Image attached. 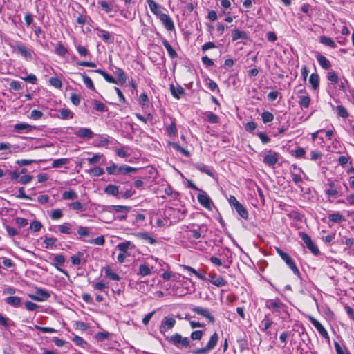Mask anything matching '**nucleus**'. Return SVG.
Wrapping results in <instances>:
<instances>
[{
	"mask_svg": "<svg viewBox=\"0 0 354 354\" xmlns=\"http://www.w3.org/2000/svg\"><path fill=\"white\" fill-rule=\"evenodd\" d=\"M266 306L282 319H285L289 316L288 306L279 298L268 299L266 302Z\"/></svg>",
	"mask_w": 354,
	"mask_h": 354,
	"instance_id": "f257e3e1",
	"label": "nucleus"
},
{
	"mask_svg": "<svg viewBox=\"0 0 354 354\" xmlns=\"http://www.w3.org/2000/svg\"><path fill=\"white\" fill-rule=\"evenodd\" d=\"M277 252L281 257V258L286 262V265L290 268V269H291L293 273L297 276H299V270L297 268L294 260L291 258V257L286 252H283L280 248H277Z\"/></svg>",
	"mask_w": 354,
	"mask_h": 354,
	"instance_id": "f03ea898",
	"label": "nucleus"
},
{
	"mask_svg": "<svg viewBox=\"0 0 354 354\" xmlns=\"http://www.w3.org/2000/svg\"><path fill=\"white\" fill-rule=\"evenodd\" d=\"M166 339L178 348L189 346L190 341L187 337H183L181 335L176 333Z\"/></svg>",
	"mask_w": 354,
	"mask_h": 354,
	"instance_id": "7ed1b4c3",
	"label": "nucleus"
},
{
	"mask_svg": "<svg viewBox=\"0 0 354 354\" xmlns=\"http://www.w3.org/2000/svg\"><path fill=\"white\" fill-rule=\"evenodd\" d=\"M299 236L301 237V239H302V241L304 242V243L306 244V247L308 248V249L309 250H310V252L315 254V255H318L319 254L320 252L318 249V248L317 247V245L313 242L311 238L310 237V236H308L306 233L305 232H299Z\"/></svg>",
	"mask_w": 354,
	"mask_h": 354,
	"instance_id": "20e7f679",
	"label": "nucleus"
},
{
	"mask_svg": "<svg viewBox=\"0 0 354 354\" xmlns=\"http://www.w3.org/2000/svg\"><path fill=\"white\" fill-rule=\"evenodd\" d=\"M198 203L208 210H212L214 203L205 191L200 190V193L197 196Z\"/></svg>",
	"mask_w": 354,
	"mask_h": 354,
	"instance_id": "39448f33",
	"label": "nucleus"
},
{
	"mask_svg": "<svg viewBox=\"0 0 354 354\" xmlns=\"http://www.w3.org/2000/svg\"><path fill=\"white\" fill-rule=\"evenodd\" d=\"M191 310L197 315H201L202 317L206 318L209 323H214L215 319L208 309L199 306H193Z\"/></svg>",
	"mask_w": 354,
	"mask_h": 354,
	"instance_id": "423d86ee",
	"label": "nucleus"
},
{
	"mask_svg": "<svg viewBox=\"0 0 354 354\" xmlns=\"http://www.w3.org/2000/svg\"><path fill=\"white\" fill-rule=\"evenodd\" d=\"M28 296L32 300L37 301H44L47 300L50 297V295L47 290L44 289L37 288L35 290V293L34 295L30 294Z\"/></svg>",
	"mask_w": 354,
	"mask_h": 354,
	"instance_id": "0eeeda50",
	"label": "nucleus"
},
{
	"mask_svg": "<svg viewBox=\"0 0 354 354\" xmlns=\"http://www.w3.org/2000/svg\"><path fill=\"white\" fill-rule=\"evenodd\" d=\"M15 50H17L23 57L27 60L32 59V50L21 44H17L12 46Z\"/></svg>",
	"mask_w": 354,
	"mask_h": 354,
	"instance_id": "6e6552de",
	"label": "nucleus"
},
{
	"mask_svg": "<svg viewBox=\"0 0 354 354\" xmlns=\"http://www.w3.org/2000/svg\"><path fill=\"white\" fill-rule=\"evenodd\" d=\"M176 324V320L173 317H165L160 326V332L165 335V333L171 329Z\"/></svg>",
	"mask_w": 354,
	"mask_h": 354,
	"instance_id": "1a4fd4ad",
	"label": "nucleus"
},
{
	"mask_svg": "<svg viewBox=\"0 0 354 354\" xmlns=\"http://www.w3.org/2000/svg\"><path fill=\"white\" fill-rule=\"evenodd\" d=\"M158 18L167 30L172 31L175 29L174 24L168 15L162 13Z\"/></svg>",
	"mask_w": 354,
	"mask_h": 354,
	"instance_id": "9d476101",
	"label": "nucleus"
},
{
	"mask_svg": "<svg viewBox=\"0 0 354 354\" xmlns=\"http://www.w3.org/2000/svg\"><path fill=\"white\" fill-rule=\"evenodd\" d=\"M207 281H209L213 285L217 286V287H222L226 285L227 282L225 281V279L221 277L217 276L214 272H210L209 274V279H207Z\"/></svg>",
	"mask_w": 354,
	"mask_h": 354,
	"instance_id": "9b49d317",
	"label": "nucleus"
},
{
	"mask_svg": "<svg viewBox=\"0 0 354 354\" xmlns=\"http://www.w3.org/2000/svg\"><path fill=\"white\" fill-rule=\"evenodd\" d=\"M35 127L26 123H18L14 125L13 130L18 133H28L35 129Z\"/></svg>",
	"mask_w": 354,
	"mask_h": 354,
	"instance_id": "f8f14e48",
	"label": "nucleus"
},
{
	"mask_svg": "<svg viewBox=\"0 0 354 354\" xmlns=\"http://www.w3.org/2000/svg\"><path fill=\"white\" fill-rule=\"evenodd\" d=\"M65 260H66V259L64 255L57 254L54 258L55 262L52 263L51 265L53 266H54L59 272H62L63 274H64L66 276H68L67 271L59 267V266H62L64 263Z\"/></svg>",
	"mask_w": 354,
	"mask_h": 354,
	"instance_id": "ddd939ff",
	"label": "nucleus"
},
{
	"mask_svg": "<svg viewBox=\"0 0 354 354\" xmlns=\"http://www.w3.org/2000/svg\"><path fill=\"white\" fill-rule=\"evenodd\" d=\"M278 161V153L277 152L269 151V153L266 155L263 158V162L269 166L274 167Z\"/></svg>",
	"mask_w": 354,
	"mask_h": 354,
	"instance_id": "4468645a",
	"label": "nucleus"
},
{
	"mask_svg": "<svg viewBox=\"0 0 354 354\" xmlns=\"http://www.w3.org/2000/svg\"><path fill=\"white\" fill-rule=\"evenodd\" d=\"M310 321L311 324L315 326V328L317 330L319 333L324 338H328V334L324 327L322 325V324L317 320L315 318L310 317Z\"/></svg>",
	"mask_w": 354,
	"mask_h": 354,
	"instance_id": "2eb2a0df",
	"label": "nucleus"
},
{
	"mask_svg": "<svg viewBox=\"0 0 354 354\" xmlns=\"http://www.w3.org/2000/svg\"><path fill=\"white\" fill-rule=\"evenodd\" d=\"M75 134L79 138L87 139H90L94 136V133L90 129L86 127H81L78 129L75 132Z\"/></svg>",
	"mask_w": 354,
	"mask_h": 354,
	"instance_id": "dca6fc26",
	"label": "nucleus"
},
{
	"mask_svg": "<svg viewBox=\"0 0 354 354\" xmlns=\"http://www.w3.org/2000/svg\"><path fill=\"white\" fill-rule=\"evenodd\" d=\"M19 148V146L12 145L9 142H0V151H5L6 152L3 153L4 154L17 152Z\"/></svg>",
	"mask_w": 354,
	"mask_h": 354,
	"instance_id": "f3484780",
	"label": "nucleus"
},
{
	"mask_svg": "<svg viewBox=\"0 0 354 354\" xmlns=\"http://www.w3.org/2000/svg\"><path fill=\"white\" fill-rule=\"evenodd\" d=\"M169 89L173 97L176 99H180L185 94L184 88L180 85L176 87L174 84H170Z\"/></svg>",
	"mask_w": 354,
	"mask_h": 354,
	"instance_id": "a211bd4d",
	"label": "nucleus"
},
{
	"mask_svg": "<svg viewBox=\"0 0 354 354\" xmlns=\"http://www.w3.org/2000/svg\"><path fill=\"white\" fill-rule=\"evenodd\" d=\"M97 35L105 42H108L109 41L113 42L114 39L111 33L100 28H97Z\"/></svg>",
	"mask_w": 354,
	"mask_h": 354,
	"instance_id": "6ab92c4d",
	"label": "nucleus"
},
{
	"mask_svg": "<svg viewBox=\"0 0 354 354\" xmlns=\"http://www.w3.org/2000/svg\"><path fill=\"white\" fill-rule=\"evenodd\" d=\"M248 35L245 31L238 29L233 30L232 32V40L235 41L238 39H248Z\"/></svg>",
	"mask_w": 354,
	"mask_h": 354,
	"instance_id": "aec40b11",
	"label": "nucleus"
},
{
	"mask_svg": "<svg viewBox=\"0 0 354 354\" xmlns=\"http://www.w3.org/2000/svg\"><path fill=\"white\" fill-rule=\"evenodd\" d=\"M131 209L129 206L125 205H109L107 207V210L109 212H123L127 214Z\"/></svg>",
	"mask_w": 354,
	"mask_h": 354,
	"instance_id": "412c9836",
	"label": "nucleus"
},
{
	"mask_svg": "<svg viewBox=\"0 0 354 354\" xmlns=\"http://www.w3.org/2000/svg\"><path fill=\"white\" fill-rule=\"evenodd\" d=\"M59 114L55 115V118L62 119V120H68L72 119L73 118V113L69 109H62L59 110Z\"/></svg>",
	"mask_w": 354,
	"mask_h": 354,
	"instance_id": "4be33fe9",
	"label": "nucleus"
},
{
	"mask_svg": "<svg viewBox=\"0 0 354 354\" xmlns=\"http://www.w3.org/2000/svg\"><path fill=\"white\" fill-rule=\"evenodd\" d=\"M147 2L149 5L151 11L158 17L160 16V15L162 13L160 10V6L153 0H147Z\"/></svg>",
	"mask_w": 354,
	"mask_h": 354,
	"instance_id": "5701e85b",
	"label": "nucleus"
},
{
	"mask_svg": "<svg viewBox=\"0 0 354 354\" xmlns=\"http://www.w3.org/2000/svg\"><path fill=\"white\" fill-rule=\"evenodd\" d=\"M316 59L317 62H319V65L324 68V69H328L331 66V64L330 61L324 55L321 54H318L316 56Z\"/></svg>",
	"mask_w": 354,
	"mask_h": 354,
	"instance_id": "b1692460",
	"label": "nucleus"
},
{
	"mask_svg": "<svg viewBox=\"0 0 354 354\" xmlns=\"http://www.w3.org/2000/svg\"><path fill=\"white\" fill-rule=\"evenodd\" d=\"M194 167L202 173H205L211 177L214 176V173L212 169L203 163H196L194 165Z\"/></svg>",
	"mask_w": 354,
	"mask_h": 354,
	"instance_id": "393cba45",
	"label": "nucleus"
},
{
	"mask_svg": "<svg viewBox=\"0 0 354 354\" xmlns=\"http://www.w3.org/2000/svg\"><path fill=\"white\" fill-rule=\"evenodd\" d=\"M162 43L163 44V46H165V48H166V50H167L168 54H169V57L171 58L174 59V58H176L178 57L177 53L171 47V46L170 45V44L169 43V41L166 39H162Z\"/></svg>",
	"mask_w": 354,
	"mask_h": 354,
	"instance_id": "a878e982",
	"label": "nucleus"
},
{
	"mask_svg": "<svg viewBox=\"0 0 354 354\" xmlns=\"http://www.w3.org/2000/svg\"><path fill=\"white\" fill-rule=\"evenodd\" d=\"M134 248L135 245L130 241H125L117 245V248L123 253H126L129 248L133 249Z\"/></svg>",
	"mask_w": 354,
	"mask_h": 354,
	"instance_id": "bb28decb",
	"label": "nucleus"
},
{
	"mask_svg": "<svg viewBox=\"0 0 354 354\" xmlns=\"http://www.w3.org/2000/svg\"><path fill=\"white\" fill-rule=\"evenodd\" d=\"M309 83L313 90H316L319 86V78L317 73H312L309 77Z\"/></svg>",
	"mask_w": 354,
	"mask_h": 354,
	"instance_id": "cd10ccee",
	"label": "nucleus"
},
{
	"mask_svg": "<svg viewBox=\"0 0 354 354\" xmlns=\"http://www.w3.org/2000/svg\"><path fill=\"white\" fill-rule=\"evenodd\" d=\"M93 71L102 75L104 77V78L106 80V81H107L109 83H113V84L118 83L117 80L113 76L108 74L107 73H106L104 71H103L102 69H96Z\"/></svg>",
	"mask_w": 354,
	"mask_h": 354,
	"instance_id": "c85d7f7f",
	"label": "nucleus"
},
{
	"mask_svg": "<svg viewBox=\"0 0 354 354\" xmlns=\"http://www.w3.org/2000/svg\"><path fill=\"white\" fill-rule=\"evenodd\" d=\"M6 302L14 307H18L21 303V299L19 297L11 296L6 299Z\"/></svg>",
	"mask_w": 354,
	"mask_h": 354,
	"instance_id": "c756f323",
	"label": "nucleus"
},
{
	"mask_svg": "<svg viewBox=\"0 0 354 354\" xmlns=\"http://www.w3.org/2000/svg\"><path fill=\"white\" fill-rule=\"evenodd\" d=\"M319 41L321 44L329 46L332 48H337V45L335 44V41L330 39V37H326V36H322L319 38Z\"/></svg>",
	"mask_w": 354,
	"mask_h": 354,
	"instance_id": "7c9ffc66",
	"label": "nucleus"
},
{
	"mask_svg": "<svg viewBox=\"0 0 354 354\" xmlns=\"http://www.w3.org/2000/svg\"><path fill=\"white\" fill-rule=\"evenodd\" d=\"M234 209L241 218L245 220L248 218V212L242 204L239 203Z\"/></svg>",
	"mask_w": 354,
	"mask_h": 354,
	"instance_id": "2f4dec72",
	"label": "nucleus"
},
{
	"mask_svg": "<svg viewBox=\"0 0 354 354\" xmlns=\"http://www.w3.org/2000/svg\"><path fill=\"white\" fill-rule=\"evenodd\" d=\"M104 192L107 194L116 196L119 194V189L118 186L110 184L105 187Z\"/></svg>",
	"mask_w": 354,
	"mask_h": 354,
	"instance_id": "473e14b6",
	"label": "nucleus"
},
{
	"mask_svg": "<svg viewBox=\"0 0 354 354\" xmlns=\"http://www.w3.org/2000/svg\"><path fill=\"white\" fill-rule=\"evenodd\" d=\"M166 130L170 136H175L177 134V128L175 119H171V122L168 127H167Z\"/></svg>",
	"mask_w": 354,
	"mask_h": 354,
	"instance_id": "72a5a7b5",
	"label": "nucleus"
},
{
	"mask_svg": "<svg viewBox=\"0 0 354 354\" xmlns=\"http://www.w3.org/2000/svg\"><path fill=\"white\" fill-rule=\"evenodd\" d=\"M218 337L216 333H214L210 337L206 346L207 349L212 350L217 344Z\"/></svg>",
	"mask_w": 354,
	"mask_h": 354,
	"instance_id": "f704fd0d",
	"label": "nucleus"
},
{
	"mask_svg": "<svg viewBox=\"0 0 354 354\" xmlns=\"http://www.w3.org/2000/svg\"><path fill=\"white\" fill-rule=\"evenodd\" d=\"M114 73L117 75L120 83L124 84L126 82L127 77L122 68L116 67Z\"/></svg>",
	"mask_w": 354,
	"mask_h": 354,
	"instance_id": "c9c22d12",
	"label": "nucleus"
},
{
	"mask_svg": "<svg viewBox=\"0 0 354 354\" xmlns=\"http://www.w3.org/2000/svg\"><path fill=\"white\" fill-rule=\"evenodd\" d=\"M105 274L108 278L113 281H119L120 279V276L113 272L109 267H106L105 268Z\"/></svg>",
	"mask_w": 354,
	"mask_h": 354,
	"instance_id": "e433bc0d",
	"label": "nucleus"
},
{
	"mask_svg": "<svg viewBox=\"0 0 354 354\" xmlns=\"http://www.w3.org/2000/svg\"><path fill=\"white\" fill-rule=\"evenodd\" d=\"M77 194L73 190L65 191L62 194V198L64 200H73L77 198Z\"/></svg>",
	"mask_w": 354,
	"mask_h": 354,
	"instance_id": "4c0bfd02",
	"label": "nucleus"
},
{
	"mask_svg": "<svg viewBox=\"0 0 354 354\" xmlns=\"http://www.w3.org/2000/svg\"><path fill=\"white\" fill-rule=\"evenodd\" d=\"M81 75L82 76L83 82L84 84L86 86V87L91 91H94L95 86L93 85L92 80L88 76L86 75L84 73L81 74Z\"/></svg>",
	"mask_w": 354,
	"mask_h": 354,
	"instance_id": "58836bf2",
	"label": "nucleus"
},
{
	"mask_svg": "<svg viewBox=\"0 0 354 354\" xmlns=\"http://www.w3.org/2000/svg\"><path fill=\"white\" fill-rule=\"evenodd\" d=\"M151 272L149 266L142 264L140 265L139 267V272L138 273V275H140L142 277H145L151 274Z\"/></svg>",
	"mask_w": 354,
	"mask_h": 354,
	"instance_id": "ea45409f",
	"label": "nucleus"
},
{
	"mask_svg": "<svg viewBox=\"0 0 354 354\" xmlns=\"http://www.w3.org/2000/svg\"><path fill=\"white\" fill-rule=\"evenodd\" d=\"M310 99L308 95L300 97L299 104L302 108H308L309 106Z\"/></svg>",
	"mask_w": 354,
	"mask_h": 354,
	"instance_id": "a19ab883",
	"label": "nucleus"
},
{
	"mask_svg": "<svg viewBox=\"0 0 354 354\" xmlns=\"http://www.w3.org/2000/svg\"><path fill=\"white\" fill-rule=\"evenodd\" d=\"M119 174H127L131 172H135L137 171L136 168L131 167L127 165H123L118 168Z\"/></svg>",
	"mask_w": 354,
	"mask_h": 354,
	"instance_id": "79ce46f5",
	"label": "nucleus"
},
{
	"mask_svg": "<svg viewBox=\"0 0 354 354\" xmlns=\"http://www.w3.org/2000/svg\"><path fill=\"white\" fill-rule=\"evenodd\" d=\"M88 172L91 176H95V177L100 176L104 173V169L99 167H96L93 169H91L88 171Z\"/></svg>",
	"mask_w": 354,
	"mask_h": 354,
	"instance_id": "37998d69",
	"label": "nucleus"
},
{
	"mask_svg": "<svg viewBox=\"0 0 354 354\" xmlns=\"http://www.w3.org/2000/svg\"><path fill=\"white\" fill-rule=\"evenodd\" d=\"M59 232L62 234H70L71 233V224L68 223H64L62 225L58 226Z\"/></svg>",
	"mask_w": 354,
	"mask_h": 354,
	"instance_id": "c03bdc74",
	"label": "nucleus"
},
{
	"mask_svg": "<svg viewBox=\"0 0 354 354\" xmlns=\"http://www.w3.org/2000/svg\"><path fill=\"white\" fill-rule=\"evenodd\" d=\"M84 255L83 252H78L75 255L71 257L72 263L74 266H79L81 263V257Z\"/></svg>",
	"mask_w": 354,
	"mask_h": 354,
	"instance_id": "a18cd8bd",
	"label": "nucleus"
},
{
	"mask_svg": "<svg viewBox=\"0 0 354 354\" xmlns=\"http://www.w3.org/2000/svg\"><path fill=\"white\" fill-rule=\"evenodd\" d=\"M68 162V160L67 158H60L53 160L52 163L53 168H59L62 165H66Z\"/></svg>",
	"mask_w": 354,
	"mask_h": 354,
	"instance_id": "49530a36",
	"label": "nucleus"
},
{
	"mask_svg": "<svg viewBox=\"0 0 354 354\" xmlns=\"http://www.w3.org/2000/svg\"><path fill=\"white\" fill-rule=\"evenodd\" d=\"M40 161H41L40 160H32V159H21V160H17L16 164L19 166H25V165H30L32 163H37Z\"/></svg>",
	"mask_w": 354,
	"mask_h": 354,
	"instance_id": "de8ad7c7",
	"label": "nucleus"
},
{
	"mask_svg": "<svg viewBox=\"0 0 354 354\" xmlns=\"http://www.w3.org/2000/svg\"><path fill=\"white\" fill-rule=\"evenodd\" d=\"M77 234L81 237H86V236H89L90 230L88 227L79 226L77 227Z\"/></svg>",
	"mask_w": 354,
	"mask_h": 354,
	"instance_id": "09e8293b",
	"label": "nucleus"
},
{
	"mask_svg": "<svg viewBox=\"0 0 354 354\" xmlns=\"http://www.w3.org/2000/svg\"><path fill=\"white\" fill-rule=\"evenodd\" d=\"M138 236L143 240H146L150 244H154L157 242V241L155 239L150 236L149 234L147 232L140 233L138 234Z\"/></svg>",
	"mask_w": 354,
	"mask_h": 354,
	"instance_id": "8fccbe9b",
	"label": "nucleus"
},
{
	"mask_svg": "<svg viewBox=\"0 0 354 354\" xmlns=\"http://www.w3.org/2000/svg\"><path fill=\"white\" fill-rule=\"evenodd\" d=\"M327 79L331 82L332 84H336L338 82V75L337 74L333 71H329L327 74Z\"/></svg>",
	"mask_w": 354,
	"mask_h": 354,
	"instance_id": "3c124183",
	"label": "nucleus"
},
{
	"mask_svg": "<svg viewBox=\"0 0 354 354\" xmlns=\"http://www.w3.org/2000/svg\"><path fill=\"white\" fill-rule=\"evenodd\" d=\"M272 324V322L268 317V316H266L261 322L262 330H268L271 327Z\"/></svg>",
	"mask_w": 354,
	"mask_h": 354,
	"instance_id": "603ef678",
	"label": "nucleus"
},
{
	"mask_svg": "<svg viewBox=\"0 0 354 354\" xmlns=\"http://www.w3.org/2000/svg\"><path fill=\"white\" fill-rule=\"evenodd\" d=\"M261 118L264 123H268L273 120L274 115L268 111H264L261 114Z\"/></svg>",
	"mask_w": 354,
	"mask_h": 354,
	"instance_id": "864d4df0",
	"label": "nucleus"
},
{
	"mask_svg": "<svg viewBox=\"0 0 354 354\" xmlns=\"http://www.w3.org/2000/svg\"><path fill=\"white\" fill-rule=\"evenodd\" d=\"M329 221L333 223H340L343 216L339 213L332 214L328 216Z\"/></svg>",
	"mask_w": 354,
	"mask_h": 354,
	"instance_id": "5fc2aeb1",
	"label": "nucleus"
},
{
	"mask_svg": "<svg viewBox=\"0 0 354 354\" xmlns=\"http://www.w3.org/2000/svg\"><path fill=\"white\" fill-rule=\"evenodd\" d=\"M88 243L97 245H103L105 243V239L104 236H100L94 239L88 241Z\"/></svg>",
	"mask_w": 354,
	"mask_h": 354,
	"instance_id": "6e6d98bb",
	"label": "nucleus"
},
{
	"mask_svg": "<svg viewBox=\"0 0 354 354\" xmlns=\"http://www.w3.org/2000/svg\"><path fill=\"white\" fill-rule=\"evenodd\" d=\"M337 109V114L344 118H346L348 117V113L347 111V110L342 105H338L336 108Z\"/></svg>",
	"mask_w": 354,
	"mask_h": 354,
	"instance_id": "4d7b16f0",
	"label": "nucleus"
},
{
	"mask_svg": "<svg viewBox=\"0 0 354 354\" xmlns=\"http://www.w3.org/2000/svg\"><path fill=\"white\" fill-rule=\"evenodd\" d=\"M56 53L60 56H64L67 53V49L62 43H59L56 47Z\"/></svg>",
	"mask_w": 354,
	"mask_h": 354,
	"instance_id": "13d9d810",
	"label": "nucleus"
},
{
	"mask_svg": "<svg viewBox=\"0 0 354 354\" xmlns=\"http://www.w3.org/2000/svg\"><path fill=\"white\" fill-rule=\"evenodd\" d=\"M50 85L53 86L57 88H61L62 86V81L57 77H50L49 80Z\"/></svg>",
	"mask_w": 354,
	"mask_h": 354,
	"instance_id": "bf43d9fd",
	"label": "nucleus"
},
{
	"mask_svg": "<svg viewBox=\"0 0 354 354\" xmlns=\"http://www.w3.org/2000/svg\"><path fill=\"white\" fill-rule=\"evenodd\" d=\"M63 216L62 211L59 209H53L50 214V218L53 220H57Z\"/></svg>",
	"mask_w": 354,
	"mask_h": 354,
	"instance_id": "052dcab7",
	"label": "nucleus"
},
{
	"mask_svg": "<svg viewBox=\"0 0 354 354\" xmlns=\"http://www.w3.org/2000/svg\"><path fill=\"white\" fill-rule=\"evenodd\" d=\"M93 288L95 290L104 291L105 289L108 288V286L104 281H101L94 283L93 285Z\"/></svg>",
	"mask_w": 354,
	"mask_h": 354,
	"instance_id": "680f3d73",
	"label": "nucleus"
},
{
	"mask_svg": "<svg viewBox=\"0 0 354 354\" xmlns=\"http://www.w3.org/2000/svg\"><path fill=\"white\" fill-rule=\"evenodd\" d=\"M94 109L96 111L101 112L107 111L106 106L102 102H98L97 100L94 101Z\"/></svg>",
	"mask_w": 354,
	"mask_h": 354,
	"instance_id": "e2e57ef3",
	"label": "nucleus"
},
{
	"mask_svg": "<svg viewBox=\"0 0 354 354\" xmlns=\"http://www.w3.org/2000/svg\"><path fill=\"white\" fill-rule=\"evenodd\" d=\"M76 49L81 57H86L89 55L88 50L83 46L77 45Z\"/></svg>",
	"mask_w": 354,
	"mask_h": 354,
	"instance_id": "0e129e2a",
	"label": "nucleus"
},
{
	"mask_svg": "<svg viewBox=\"0 0 354 354\" xmlns=\"http://www.w3.org/2000/svg\"><path fill=\"white\" fill-rule=\"evenodd\" d=\"M42 227V225L40 221H34L30 226V228L33 232H39Z\"/></svg>",
	"mask_w": 354,
	"mask_h": 354,
	"instance_id": "69168bd1",
	"label": "nucleus"
},
{
	"mask_svg": "<svg viewBox=\"0 0 354 354\" xmlns=\"http://www.w3.org/2000/svg\"><path fill=\"white\" fill-rule=\"evenodd\" d=\"M70 100L74 105L78 106L80 104L81 97L80 95L72 93Z\"/></svg>",
	"mask_w": 354,
	"mask_h": 354,
	"instance_id": "338daca9",
	"label": "nucleus"
},
{
	"mask_svg": "<svg viewBox=\"0 0 354 354\" xmlns=\"http://www.w3.org/2000/svg\"><path fill=\"white\" fill-rule=\"evenodd\" d=\"M335 350L337 354H350L347 349L342 348L338 343H335Z\"/></svg>",
	"mask_w": 354,
	"mask_h": 354,
	"instance_id": "774afa93",
	"label": "nucleus"
}]
</instances>
